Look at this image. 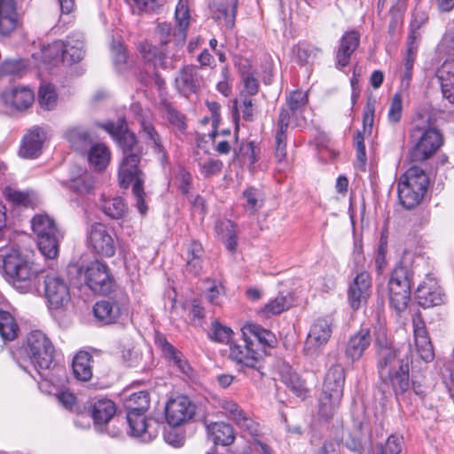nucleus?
I'll return each mask as SVG.
<instances>
[{"label":"nucleus","instance_id":"nucleus-52","mask_svg":"<svg viewBox=\"0 0 454 454\" xmlns=\"http://www.w3.org/2000/svg\"><path fill=\"white\" fill-rule=\"evenodd\" d=\"M232 331L231 328L224 326L215 321L212 323L211 333L208 334L209 338L215 341L221 343H228Z\"/></svg>","mask_w":454,"mask_h":454},{"label":"nucleus","instance_id":"nucleus-38","mask_svg":"<svg viewBox=\"0 0 454 454\" xmlns=\"http://www.w3.org/2000/svg\"><path fill=\"white\" fill-rule=\"evenodd\" d=\"M88 150V160L91 167L98 171L104 170L110 162L111 153L104 144L90 145Z\"/></svg>","mask_w":454,"mask_h":454},{"label":"nucleus","instance_id":"nucleus-43","mask_svg":"<svg viewBox=\"0 0 454 454\" xmlns=\"http://www.w3.org/2000/svg\"><path fill=\"white\" fill-rule=\"evenodd\" d=\"M198 158L196 160L198 162L200 173L206 176H211L216 175L222 170L223 162L218 159L211 157L207 153L204 152L202 155H200L197 153Z\"/></svg>","mask_w":454,"mask_h":454},{"label":"nucleus","instance_id":"nucleus-34","mask_svg":"<svg viewBox=\"0 0 454 454\" xmlns=\"http://www.w3.org/2000/svg\"><path fill=\"white\" fill-rule=\"evenodd\" d=\"M141 131L145 138L152 145L154 153L158 155V159L162 165L168 161V155L163 145L161 144L160 137L156 131L154 126L147 121H141Z\"/></svg>","mask_w":454,"mask_h":454},{"label":"nucleus","instance_id":"nucleus-19","mask_svg":"<svg viewBox=\"0 0 454 454\" xmlns=\"http://www.w3.org/2000/svg\"><path fill=\"white\" fill-rule=\"evenodd\" d=\"M220 405L226 417L233 420L242 432L251 437L258 436L261 432L259 423L249 417L238 403L231 400H223Z\"/></svg>","mask_w":454,"mask_h":454},{"label":"nucleus","instance_id":"nucleus-9","mask_svg":"<svg viewBox=\"0 0 454 454\" xmlns=\"http://www.w3.org/2000/svg\"><path fill=\"white\" fill-rule=\"evenodd\" d=\"M429 179L425 171L419 167H411L401 177L398 183V198L403 207L411 209L422 200Z\"/></svg>","mask_w":454,"mask_h":454},{"label":"nucleus","instance_id":"nucleus-31","mask_svg":"<svg viewBox=\"0 0 454 454\" xmlns=\"http://www.w3.org/2000/svg\"><path fill=\"white\" fill-rule=\"evenodd\" d=\"M207 430L209 440L217 445L230 446L236 438L233 427L224 422L211 423Z\"/></svg>","mask_w":454,"mask_h":454},{"label":"nucleus","instance_id":"nucleus-46","mask_svg":"<svg viewBox=\"0 0 454 454\" xmlns=\"http://www.w3.org/2000/svg\"><path fill=\"white\" fill-rule=\"evenodd\" d=\"M19 326L13 317L7 311L0 310V335L5 340L17 337Z\"/></svg>","mask_w":454,"mask_h":454},{"label":"nucleus","instance_id":"nucleus-54","mask_svg":"<svg viewBox=\"0 0 454 454\" xmlns=\"http://www.w3.org/2000/svg\"><path fill=\"white\" fill-rule=\"evenodd\" d=\"M375 113V100L368 99L364 109L363 114V133L370 135L372 133Z\"/></svg>","mask_w":454,"mask_h":454},{"label":"nucleus","instance_id":"nucleus-56","mask_svg":"<svg viewBox=\"0 0 454 454\" xmlns=\"http://www.w3.org/2000/svg\"><path fill=\"white\" fill-rule=\"evenodd\" d=\"M403 111V101L400 94H395L392 98L388 109V121L396 123L401 120Z\"/></svg>","mask_w":454,"mask_h":454},{"label":"nucleus","instance_id":"nucleus-29","mask_svg":"<svg viewBox=\"0 0 454 454\" xmlns=\"http://www.w3.org/2000/svg\"><path fill=\"white\" fill-rule=\"evenodd\" d=\"M359 41V34L356 31H350L343 35L336 55V66L338 68H342L348 65L350 56L358 47Z\"/></svg>","mask_w":454,"mask_h":454},{"label":"nucleus","instance_id":"nucleus-18","mask_svg":"<svg viewBox=\"0 0 454 454\" xmlns=\"http://www.w3.org/2000/svg\"><path fill=\"white\" fill-rule=\"evenodd\" d=\"M166 420L171 427H178L195 414V405L185 395L170 399L165 407Z\"/></svg>","mask_w":454,"mask_h":454},{"label":"nucleus","instance_id":"nucleus-59","mask_svg":"<svg viewBox=\"0 0 454 454\" xmlns=\"http://www.w3.org/2000/svg\"><path fill=\"white\" fill-rule=\"evenodd\" d=\"M216 89L225 97L230 96L231 93L232 82L230 78L229 69L226 67L221 69V80L217 82Z\"/></svg>","mask_w":454,"mask_h":454},{"label":"nucleus","instance_id":"nucleus-17","mask_svg":"<svg viewBox=\"0 0 454 454\" xmlns=\"http://www.w3.org/2000/svg\"><path fill=\"white\" fill-rule=\"evenodd\" d=\"M104 129L118 143L123 156L129 153H139L142 156V148L138 145L135 134L128 129L124 119H119L116 122H107Z\"/></svg>","mask_w":454,"mask_h":454},{"label":"nucleus","instance_id":"nucleus-49","mask_svg":"<svg viewBox=\"0 0 454 454\" xmlns=\"http://www.w3.org/2000/svg\"><path fill=\"white\" fill-rule=\"evenodd\" d=\"M38 99L41 106L51 110L57 105L58 96L55 88L51 84H43L39 89Z\"/></svg>","mask_w":454,"mask_h":454},{"label":"nucleus","instance_id":"nucleus-21","mask_svg":"<svg viewBox=\"0 0 454 454\" xmlns=\"http://www.w3.org/2000/svg\"><path fill=\"white\" fill-rule=\"evenodd\" d=\"M44 291L51 308H62L70 301L69 287L59 277L47 275L44 280Z\"/></svg>","mask_w":454,"mask_h":454},{"label":"nucleus","instance_id":"nucleus-53","mask_svg":"<svg viewBox=\"0 0 454 454\" xmlns=\"http://www.w3.org/2000/svg\"><path fill=\"white\" fill-rule=\"evenodd\" d=\"M354 141L356 150V165L361 170L364 171L367 157L363 131H357L356 135L355 136Z\"/></svg>","mask_w":454,"mask_h":454},{"label":"nucleus","instance_id":"nucleus-5","mask_svg":"<svg viewBox=\"0 0 454 454\" xmlns=\"http://www.w3.org/2000/svg\"><path fill=\"white\" fill-rule=\"evenodd\" d=\"M345 379V370L340 364H333L327 371L318 404V415L323 419H332L339 409Z\"/></svg>","mask_w":454,"mask_h":454},{"label":"nucleus","instance_id":"nucleus-55","mask_svg":"<svg viewBox=\"0 0 454 454\" xmlns=\"http://www.w3.org/2000/svg\"><path fill=\"white\" fill-rule=\"evenodd\" d=\"M252 449L260 454H274L273 448L271 447L270 441L262 432L258 436L252 437L251 442Z\"/></svg>","mask_w":454,"mask_h":454},{"label":"nucleus","instance_id":"nucleus-30","mask_svg":"<svg viewBox=\"0 0 454 454\" xmlns=\"http://www.w3.org/2000/svg\"><path fill=\"white\" fill-rule=\"evenodd\" d=\"M242 333L244 337L254 340V347L260 345L264 349L273 348L277 343V338L271 331L256 324H247L242 328Z\"/></svg>","mask_w":454,"mask_h":454},{"label":"nucleus","instance_id":"nucleus-16","mask_svg":"<svg viewBox=\"0 0 454 454\" xmlns=\"http://www.w3.org/2000/svg\"><path fill=\"white\" fill-rule=\"evenodd\" d=\"M333 333V320L330 317L317 318L310 326L304 350L308 356L318 355L319 349L329 340Z\"/></svg>","mask_w":454,"mask_h":454},{"label":"nucleus","instance_id":"nucleus-45","mask_svg":"<svg viewBox=\"0 0 454 454\" xmlns=\"http://www.w3.org/2000/svg\"><path fill=\"white\" fill-rule=\"evenodd\" d=\"M292 306V302L287 296L278 295L274 300L270 301L262 308L260 313L266 317L279 315L287 310Z\"/></svg>","mask_w":454,"mask_h":454},{"label":"nucleus","instance_id":"nucleus-10","mask_svg":"<svg viewBox=\"0 0 454 454\" xmlns=\"http://www.w3.org/2000/svg\"><path fill=\"white\" fill-rule=\"evenodd\" d=\"M107 298L98 301L93 305V315L102 325L117 324L123 316L127 317L129 309V298L122 290H116Z\"/></svg>","mask_w":454,"mask_h":454},{"label":"nucleus","instance_id":"nucleus-14","mask_svg":"<svg viewBox=\"0 0 454 454\" xmlns=\"http://www.w3.org/2000/svg\"><path fill=\"white\" fill-rule=\"evenodd\" d=\"M230 358L241 366V371L247 373V370H252L255 374L254 378L262 379L263 372L262 369V354L255 350L254 342L250 337H244L243 344L231 346Z\"/></svg>","mask_w":454,"mask_h":454},{"label":"nucleus","instance_id":"nucleus-39","mask_svg":"<svg viewBox=\"0 0 454 454\" xmlns=\"http://www.w3.org/2000/svg\"><path fill=\"white\" fill-rule=\"evenodd\" d=\"M293 51L302 66L313 65L322 55L321 48L305 42L299 43Z\"/></svg>","mask_w":454,"mask_h":454},{"label":"nucleus","instance_id":"nucleus-7","mask_svg":"<svg viewBox=\"0 0 454 454\" xmlns=\"http://www.w3.org/2000/svg\"><path fill=\"white\" fill-rule=\"evenodd\" d=\"M412 264L411 257H401L388 281L389 303L397 312L403 311L410 301Z\"/></svg>","mask_w":454,"mask_h":454},{"label":"nucleus","instance_id":"nucleus-62","mask_svg":"<svg viewBox=\"0 0 454 454\" xmlns=\"http://www.w3.org/2000/svg\"><path fill=\"white\" fill-rule=\"evenodd\" d=\"M176 181L178 183V188L182 193H188L192 182L191 174L184 168H179L176 174Z\"/></svg>","mask_w":454,"mask_h":454},{"label":"nucleus","instance_id":"nucleus-28","mask_svg":"<svg viewBox=\"0 0 454 454\" xmlns=\"http://www.w3.org/2000/svg\"><path fill=\"white\" fill-rule=\"evenodd\" d=\"M20 26L14 0H0V36H9Z\"/></svg>","mask_w":454,"mask_h":454},{"label":"nucleus","instance_id":"nucleus-41","mask_svg":"<svg viewBox=\"0 0 454 454\" xmlns=\"http://www.w3.org/2000/svg\"><path fill=\"white\" fill-rule=\"evenodd\" d=\"M215 231L225 243L230 252H233L236 246L235 224L229 219L219 220L215 223Z\"/></svg>","mask_w":454,"mask_h":454},{"label":"nucleus","instance_id":"nucleus-4","mask_svg":"<svg viewBox=\"0 0 454 454\" xmlns=\"http://www.w3.org/2000/svg\"><path fill=\"white\" fill-rule=\"evenodd\" d=\"M127 411L126 419L132 436L140 438L144 442L153 441L159 434L160 425L153 419H146L145 413L150 406L147 391L131 394L124 400Z\"/></svg>","mask_w":454,"mask_h":454},{"label":"nucleus","instance_id":"nucleus-63","mask_svg":"<svg viewBox=\"0 0 454 454\" xmlns=\"http://www.w3.org/2000/svg\"><path fill=\"white\" fill-rule=\"evenodd\" d=\"M413 335L415 342L429 337L426 325L419 316L413 319Z\"/></svg>","mask_w":454,"mask_h":454},{"label":"nucleus","instance_id":"nucleus-11","mask_svg":"<svg viewBox=\"0 0 454 454\" xmlns=\"http://www.w3.org/2000/svg\"><path fill=\"white\" fill-rule=\"evenodd\" d=\"M32 230L37 238V246L43 255H58L59 244L64 233L48 215L39 214L31 220Z\"/></svg>","mask_w":454,"mask_h":454},{"label":"nucleus","instance_id":"nucleus-40","mask_svg":"<svg viewBox=\"0 0 454 454\" xmlns=\"http://www.w3.org/2000/svg\"><path fill=\"white\" fill-rule=\"evenodd\" d=\"M65 136L71 145L81 153L87 151L91 145V138L89 132L80 127L68 129Z\"/></svg>","mask_w":454,"mask_h":454},{"label":"nucleus","instance_id":"nucleus-35","mask_svg":"<svg viewBox=\"0 0 454 454\" xmlns=\"http://www.w3.org/2000/svg\"><path fill=\"white\" fill-rule=\"evenodd\" d=\"M99 207L106 215L115 220L121 219L128 211V207L121 197L107 198L102 195Z\"/></svg>","mask_w":454,"mask_h":454},{"label":"nucleus","instance_id":"nucleus-33","mask_svg":"<svg viewBox=\"0 0 454 454\" xmlns=\"http://www.w3.org/2000/svg\"><path fill=\"white\" fill-rule=\"evenodd\" d=\"M238 66L242 82L240 97H250L255 95L259 90V82L256 78L255 70L251 67L247 59L241 60Z\"/></svg>","mask_w":454,"mask_h":454},{"label":"nucleus","instance_id":"nucleus-44","mask_svg":"<svg viewBox=\"0 0 454 454\" xmlns=\"http://www.w3.org/2000/svg\"><path fill=\"white\" fill-rule=\"evenodd\" d=\"M140 52L145 61L152 62L155 67H160L162 68L168 67V59L166 55L159 51L156 46L144 43L140 46Z\"/></svg>","mask_w":454,"mask_h":454},{"label":"nucleus","instance_id":"nucleus-25","mask_svg":"<svg viewBox=\"0 0 454 454\" xmlns=\"http://www.w3.org/2000/svg\"><path fill=\"white\" fill-rule=\"evenodd\" d=\"M372 342L371 331L369 328H362L353 334L348 340L345 349L347 358L352 362L358 361Z\"/></svg>","mask_w":454,"mask_h":454},{"label":"nucleus","instance_id":"nucleus-23","mask_svg":"<svg viewBox=\"0 0 454 454\" xmlns=\"http://www.w3.org/2000/svg\"><path fill=\"white\" fill-rule=\"evenodd\" d=\"M47 139L46 130L39 126L32 127L24 136L20 149V155L23 158H36L43 149Z\"/></svg>","mask_w":454,"mask_h":454},{"label":"nucleus","instance_id":"nucleus-50","mask_svg":"<svg viewBox=\"0 0 454 454\" xmlns=\"http://www.w3.org/2000/svg\"><path fill=\"white\" fill-rule=\"evenodd\" d=\"M64 42L55 41L43 49V60L51 62H64Z\"/></svg>","mask_w":454,"mask_h":454},{"label":"nucleus","instance_id":"nucleus-8","mask_svg":"<svg viewBox=\"0 0 454 454\" xmlns=\"http://www.w3.org/2000/svg\"><path fill=\"white\" fill-rule=\"evenodd\" d=\"M140 160L139 153H129L123 156L119 166L118 182L124 189L133 183L132 193L136 199V207L141 215H145L148 207L145 201V174L139 167Z\"/></svg>","mask_w":454,"mask_h":454},{"label":"nucleus","instance_id":"nucleus-64","mask_svg":"<svg viewBox=\"0 0 454 454\" xmlns=\"http://www.w3.org/2000/svg\"><path fill=\"white\" fill-rule=\"evenodd\" d=\"M167 118L169 122L176 125L178 129H185L184 116L169 106L167 107Z\"/></svg>","mask_w":454,"mask_h":454},{"label":"nucleus","instance_id":"nucleus-47","mask_svg":"<svg viewBox=\"0 0 454 454\" xmlns=\"http://www.w3.org/2000/svg\"><path fill=\"white\" fill-rule=\"evenodd\" d=\"M96 186V180L92 174L84 171L82 175L74 177L71 181L70 188L79 193L87 194L93 191Z\"/></svg>","mask_w":454,"mask_h":454},{"label":"nucleus","instance_id":"nucleus-36","mask_svg":"<svg viewBox=\"0 0 454 454\" xmlns=\"http://www.w3.org/2000/svg\"><path fill=\"white\" fill-rule=\"evenodd\" d=\"M159 344L167 359L173 362L182 373L185 375L191 374L192 369L181 351L176 349L166 339L160 340Z\"/></svg>","mask_w":454,"mask_h":454},{"label":"nucleus","instance_id":"nucleus-42","mask_svg":"<svg viewBox=\"0 0 454 454\" xmlns=\"http://www.w3.org/2000/svg\"><path fill=\"white\" fill-rule=\"evenodd\" d=\"M243 207L249 211L250 214H254L262 208L264 201L262 192L254 187L247 188L242 193Z\"/></svg>","mask_w":454,"mask_h":454},{"label":"nucleus","instance_id":"nucleus-37","mask_svg":"<svg viewBox=\"0 0 454 454\" xmlns=\"http://www.w3.org/2000/svg\"><path fill=\"white\" fill-rule=\"evenodd\" d=\"M92 356L86 351H80L73 359V372L75 378L82 381H88L92 377Z\"/></svg>","mask_w":454,"mask_h":454},{"label":"nucleus","instance_id":"nucleus-12","mask_svg":"<svg viewBox=\"0 0 454 454\" xmlns=\"http://www.w3.org/2000/svg\"><path fill=\"white\" fill-rule=\"evenodd\" d=\"M26 356L36 369H49L53 362L54 347L40 330L30 332L24 348Z\"/></svg>","mask_w":454,"mask_h":454},{"label":"nucleus","instance_id":"nucleus-2","mask_svg":"<svg viewBox=\"0 0 454 454\" xmlns=\"http://www.w3.org/2000/svg\"><path fill=\"white\" fill-rule=\"evenodd\" d=\"M428 112H419L412 122L410 131L411 157L413 161L429 159L443 142L441 132L434 126Z\"/></svg>","mask_w":454,"mask_h":454},{"label":"nucleus","instance_id":"nucleus-6","mask_svg":"<svg viewBox=\"0 0 454 454\" xmlns=\"http://www.w3.org/2000/svg\"><path fill=\"white\" fill-rule=\"evenodd\" d=\"M5 279L17 290L27 293L33 280L44 270V267L35 261V257H3Z\"/></svg>","mask_w":454,"mask_h":454},{"label":"nucleus","instance_id":"nucleus-48","mask_svg":"<svg viewBox=\"0 0 454 454\" xmlns=\"http://www.w3.org/2000/svg\"><path fill=\"white\" fill-rule=\"evenodd\" d=\"M189 9L187 0H179L176 8V20L178 26L179 34L184 40L186 36V30L189 26Z\"/></svg>","mask_w":454,"mask_h":454},{"label":"nucleus","instance_id":"nucleus-57","mask_svg":"<svg viewBox=\"0 0 454 454\" xmlns=\"http://www.w3.org/2000/svg\"><path fill=\"white\" fill-rule=\"evenodd\" d=\"M403 447V438L391 434L385 445H380V454H399Z\"/></svg>","mask_w":454,"mask_h":454},{"label":"nucleus","instance_id":"nucleus-51","mask_svg":"<svg viewBox=\"0 0 454 454\" xmlns=\"http://www.w3.org/2000/svg\"><path fill=\"white\" fill-rule=\"evenodd\" d=\"M64 62L74 63L80 61L84 56L83 43L77 41L71 43L69 41L64 42Z\"/></svg>","mask_w":454,"mask_h":454},{"label":"nucleus","instance_id":"nucleus-26","mask_svg":"<svg viewBox=\"0 0 454 454\" xmlns=\"http://www.w3.org/2000/svg\"><path fill=\"white\" fill-rule=\"evenodd\" d=\"M1 98L5 105L18 110L28 108L34 102L33 91L26 87H11L5 89Z\"/></svg>","mask_w":454,"mask_h":454},{"label":"nucleus","instance_id":"nucleus-24","mask_svg":"<svg viewBox=\"0 0 454 454\" xmlns=\"http://www.w3.org/2000/svg\"><path fill=\"white\" fill-rule=\"evenodd\" d=\"M415 295L419 306L424 308L441 305L444 299V294L441 287L432 279H429L428 283L419 284Z\"/></svg>","mask_w":454,"mask_h":454},{"label":"nucleus","instance_id":"nucleus-1","mask_svg":"<svg viewBox=\"0 0 454 454\" xmlns=\"http://www.w3.org/2000/svg\"><path fill=\"white\" fill-rule=\"evenodd\" d=\"M376 369L380 381L389 385L397 400L410 388V364L408 355L397 348L375 351Z\"/></svg>","mask_w":454,"mask_h":454},{"label":"nucleus","instance_id":"nucleus-60","mask_svg":"<svg viewBox=\"0 0 454 454\" xmlns=\"http://www.w3.org/2000/svg\"><path fill=\"white\" fill-rule=\"evenodd\" d=\"M375 348L376 351L390 349L395 348L393 341L387 338L385 329L380 328L375 333Z\"/></svg>","mask_w":454,"mask_h":454},{"label":"nucleus","instance_id":"nucleus-3","mask_svg":"<svg viewBox=\"0 0 454 454\" xmlns=\"http://www.w3.org/2000/svg\"><path fill=\"white\" fill-rule=\"evenodd\" d=\"M308 103L306 92L296 90L286 98V107L279 114L275 134V157L279 165H285L286 159V131L293 121L296 126L306 123L303 112Z\"/></svg>","mask_w":454,"mask_h":454},{"label":"nucleus","instance_id":"nucleus-27","mask_svg":"<svg viewBox=\"0 0 454 454\" xmlns=\"http://www.w3.org/2000/svg\"><path fill=\"white\" fill-rule=\"evenodd\" d=\"M201 86V77L198 68L191 66L184 67L176 78V87L184 97L196 93Z\"/></svg>","mask_w":454,"mask_h":454},{"label":"nucleus","instance_id":"nucleus-13","mask_svg":"<svg viewBox=\"0 0 454 454\" xmlns=\"http://www.w3.org/2000/svg\"><path fill=\"white\" fill-rule=\"evenodd\" d=\"M85 281L89 288L96 294L109 295L116 290H122L112 275L106 263L96 260L85 270Z\"/></svg>","mask_w":454,"mask_h":454},{"label":"nucleus","instance_id":"nucleus-61","mask_svg":"<svg viewBox=\"0 0 454 454\" xmlns=\"http://www.w3.org/2000/svg\"><path fill=\"white\" fill-rule=\"evenodd\" d=\"M6 196L10 201L16 205L28 207L31 204V199L27 192L10 190L7 192Z\"/></svg>","mask_w":454,"mask_h":454},{"label":"nucleus","instance_id":"nucleus-58","mask_svg":"<svg viewBox=\"0 0 454 454\" xmlns=\"http://www.w3.org/2000/svg\"><path fill=\"white\" fill-rule=\"evenodd\" d=\"M415 344L417 351L422 360L425 362H430L434 359V348L429 337L424 340H419V341L415 342Z\"/></svg>","mask_w":454,"mask_h":454},{"label":"nucleus","instance_id":"nucleus-22","mask_svg":"<svg viewBox=\"0 0 454 454\" xmlns=\"http://www.w3.org/2000/svg\"><path fill=\"white\" fill-rule=\"evenodd\" d=\"M372 278L366 271L356 275L350 283L348 291V301L354 310L365 304L371 294Z\"/></svg>","mask_w":454,"mask_h":454},{"label":"nucleus","instance_id":"nucleus-20","mask_svg":"<svg viewBox=\"0 0 454 454\" xmlns=\"http://www.w3.org/2000/svg\"><path fill=\"white\" fill-rule=\"evenodd\" d=\"M88 245L91 252L99 255H114V239L103 223H94L90 225L88 233Z\"/></svg>","mask_w":454,"mask_h":454},{"label":"nucleus","instance_id":"nucleus-32","mask_svg":"<svg viewBox=\"0 0 454 454\" xmlns=\"http://www.w3.org/2000/svg\"><path fill=\"white\" fill-rule=\"evenodd\" d=\"M116 412L115 403L107 398L96 400L91 407L90 413L96 427L107 424Z\"/></svg>","mask_w":454,"mask_h":454},{"label":"nucleus","instance_id":"nucleus-15","mask_svg":"<svg viewBox=\"0 0 454 454\" xmlns=\"http://www.w3.org/2000/svg\"><path fill=\"white\" fill-rule=\"evenodd\" d=\"M450 58L446 59L437 72L442 93L444 98L454 104V30H449L443 38Z\"/></svg>","mask_w":454,"mask_h":454}]
</instances>
